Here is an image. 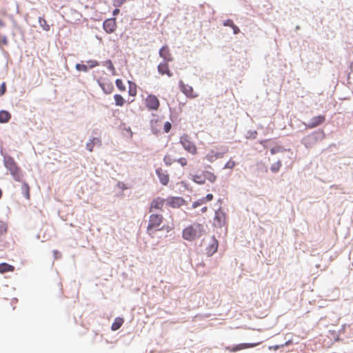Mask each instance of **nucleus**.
I'll return each instance as SVG.
<instances>
[{"label":"nucleus","mask_w":353,"mask_h":353,"mask_svg":"<svg viewBox=\"0 0 353 353\" xmlns=\"http://www.w3.org/2000/svg\"><path fill=\"white\" fill-rule=\"evenodd\" d=\"M163 216L162 214H152L148 220L147 226V232L150 235H152L157 231L163 230V227H161L163 221Z\"/></svg>","instance_id":"nucleus-1"},{"label":"nucleus","mask_w":353,"mask_h":353,"mask_svg":"<svg viewBox=\"0 0 353 353\" xmlns=\"http://www.w3.org/2000/svg\"><path fill=\"white\" fill-rule=\"evenodd\" d=\"M204 229L203 225L195 223L183 230V237L188 241H192L203 235Z\"/></svg>","instance_id":"nucleus-2"},{"label":"nucleus","mask_w":353,"mask_h":353,"mask_svg":"<svg viewBox=\"0 0 353 353\" xmlns=\"http://www.w3.org/2000/svg\"><path fill=\"white\" fill-rule=\"evenodd\" d=\"M4 165L10 171L13 178L16 181H20L22 177L21 172L14 159L11 157L6 158L4 160Z\"/></svg>","instance_id":"nucleus-3"},{"label":"nucleus","mask_w":353,"mask_h":353,"mask_svg":"<svg viewBox=\"0 0 353 353\" xmlns=\"http://www.w3.org/2000/svg\"><path fill=\"white\" fill-rule=\"evenodd\" d=\"M180 143L188 152L192 155L197 154V148L188 134H183L180 137Z\"/></svg>","instance_id":"nucleus-4"},{"label":"nucleus","mask_w":353,"mask_h":353,"mask_svg":"<svg viewBox=\"0 0 353 353\" xmlns=\"http://www.w3.org/2000/svg\"><path fill=\"white\" fill-rule=\"evenodd\" d=\"M319 135H321V138H323L324 137L323 132H321V133L313 132L303 137L302 143L306 148H311L319 139Z\"/></svg>","instance_id":"nucleus-5"},{"label":"nucleus","mask_w":353,"mask_h":353,"mask_svg":"<svg viewBox=\"0 0 353 353\" xmlns=\"http://www.w3.org/2000/svg\"><path fill=\"white\" fill-rule=\"evenodd\" d=\"M159 101L154 94L148 95L145 99V106L150 110H157L159 108Z\"/></svg>","instance_id":"nucleus-6"},{"label":"nucleus","mask_w":353,"mask_h":353,"mask_svg":"<svg viewBox=\"0 0 353 353\" xmlns=\"http://www.w3.org/2000/svg\"><path fill=\"white\" fill-rule=\"evenodd\" d=\"M165 204L166 205V199L161 197H157L150 203L149 212H151L155 210H162Z\"/></svg>","instance_id":"nucleus-7"},{"label":"nucleus","mask_w":353,"mask_h":353,"mask_svg":"<svg viewBox=\"0 0 353 353\" xmlns=\"http://www.w3.org/2000/svg\"><path fill=\"white\" fill-rule=\"evenodd\" d=\"M180 88L182 92L188 98L194 99L198 97V94L194 90L193 88L189 85L180 81Z\"/></svg>","instance_id":"nucleus-8"},{"label":"nucleus","mask_w":353,"mask_h":353,"mask_svg":"<svg viewBox=\"0 0 353 353\" xmlns=\"http://www.w3.org/2000/svg\"><path fill=\"white\" fill-rule=\"evenodd\" d=\"M225 222V214L221 209L215 212V216L213 220V225L215 227H221Z\"/></svg>","instance_id":"nucleus-9"},{"label":"nucleus","mask_w":353,"mask_h":353,"mask_svg":"<svg viewBox=\"0 0 353 353\" xmlns=\"http://www.w3.org/2000/svg\"><path fill=\"white\" fill-rule=\"evenodd\" d=\"M185 203V201L182 197L179 196H171L166 199V205L173 208H180Z\"/></svg>","instance_id":"nucleus-10"},{"label":"nucleus","mask_w":353,"mask_h":353,"mask_svg":"<svg viewBox=\"0 0 353 353\" xmlns=\"http://www.w3.org/2000/svg\"><path fill=\"white\" fill-rule=\"evenodd\" d=\"M325 121V116L324 115H319L314 117L311 119L310 121L305 124V126L308 129H312L318 127L319 125L323 124Z\"/></svg>","instance_id":"nucleus-11"},{"label":"nucleus","mask_w":353,"mask_h":353,"mask_svg":"<svg viewBox=\"0 0 353 353\" xmlns=\"http://www.w3.org/2000/svg\"><path fill=\"white\" fill-rule=\"evenodd\" d=\"M259 344V343H240V344L232 346V347H230V346L226 347L225 350H228V352H235L240 351V350H244V349L254 347L256 346Z\"/></svg>","instance_id":"nucleus-12"},{"label":"nucleus","mask_w":353,"mask_h":353,"mask_svg":"<svg viewBox=\"0 0 353 353\" xmlns=\"http://www.w3.org/2000/svg\"><path fill=\"white\" fill-rule=\"evenodd\" d=\"M259 344V343H240V344L232 346V347H230V346L226 347L225 350H228V352H235L240 351V350H244V349L254 347L256 346Z\"/></svg>","instance_id":"nucleus-13"},{"label":"nucleus","mask_w":353,"mask_h":353,"mask_svg":"<svg viewBox=\"0 0 353 353\" xmlns=\"http://www.w3.org/2000/svg\"><path fill=\"white\" fill-rule=\"evenodd\" d=\"M156 173L161 183L163 185H166L170 180L169 175L167 174L166 171L159 168L156 170Z\"/></svg>","instance_id":"nucleus-14"},{"label":"nucleus","mask_w":353,"mask_h":353,"mask_svg":"<svg viewBox=\"0 0 353 353\" xmlns=\"http://www.w3.org/2000/svg\"><path fill=\"white\" fill-rule=\"evenodd\" d=\"M97 65V63L95 61H88V65L85 64L77 63L75 65L76 69L79 72H86L88 70V68H92Z\"/></svg>","instance_id":"nucleus-15"},{"label":"nucleus","mask_w":353,"mask_h":353,"mask_svg":"<svg viewBox=\"0 0 353 353\" xmlns=\"http://www.w3.org/2000/svg\"><path fill=\"white\" fill-rule=\"evenodd\" d=\"M158 72L161 74V75H164V74H166L168 75L169 77H172V73L171 72V71L169 69V66H168V63L167 61H165L163 63H161L159 65H158Z\"/></svg>","instance_id":"nucleus-16"},{"label":"nucleus","mask_w":353,"mask_h":353,"mask_svg":"<svg viewBox=\"0 0 353 353\" xmlns=\"http://www.w3.org/2000/svg\"><path fill=\"white\" fill-rule=\"evenodd\" d=\"M159 55L162 57L165 61L169 62L172 61V55L170 52V50L168 46H163L159 50Z\"/></svg>","instance_id":"nucleus-17"},{"label":"nucleus","mask_w":353,"mask_h":353,"mask_svg":"<svg viewBox=\"0 0 353 353\" xmlns=\"http://www.w3.org/2000/svg\"><path fill=\"white\" fill-rule=\"evenodd\" d=\"M223 155H224V153H223V152H215L214 150H211L210 152H208L206 154L205 159L208 161L212 162L217 159L222 158L223 157Z\"/></svg>","instance_id":"nucleus-18"},{"label":"nucleus","mask_w":353,"mask_h":353,"mask_svg":"<svg viewBox=\"0 0 353 353\" xmlns=\"http://www.w3.org/2000/svg\"><path fill=\"white\" fill-rule=\"evenodd\" d=\"M14 267L6 263H0V273L4 274L9 272H13Z\"/></svg>","instance_id":"nucleus-19"},{"label":"nucleus","mask_w":353,"mask_h":353,"mask_svg":"<svg viewBox=\"0 0 353 353\" xmlns=\"http://www.w3.org/2000/svg\"><path fill=\"white\" fill-rule=\"evenodd\" d=\"M192 180L198 183V184H203L205 183V176L204 172L200 174H194L191 177Z\"/></svg>","instance_id":"nucleus-20"},{"label":"nucleus","mask_w":353,"mask_h":353,"mask_svg":"<svg viewBox=\"0 0 353 353\" xmlns=\"http://www.w3.org/2000/svg\"><path fill=\"white\" fill-rule=\"evenodd\" d=\"M124 320L123 318L117 317L114 319L113 323L112 324V330H117L121 327L123 325Z\"/></svg>","instance_id":"nucleus-21"},{"label":"nucleus","mask_w":353,"mask_h":353,"mask_svg":"<svg viewBox=\"0 0 353 353\" xmlns=\"http://www.w3.org/2000/svg\"><path fill=\"white\" fill-rule=\"evenodd\" d=\"M10 114L6 110L0 111V123H7L10 119Z\"/></svg>","instance_id":"nucleus-22"},{"label":"nucleus","mask_w":353,"mask_h":353,"mask_svg":"<svg viewBox=\"0 0 353 353\" xmlns=\"http://www.w3.org/2000/svg\"><path fill=\"white\" fill-rule=\"evenodd\" d=\"M204 176H205V181L206 180H208V181H210L211 183H214L217 178V176L213 172H210V171H205Z\"/></svg>","instance_id":"nucleus-23"},{"label":"nucleus","mask_w":353,"mask_h":353,"mask_svg":"<svg viewBox=\"0 0 353 353\" xmlns=\"http://www.w3.org/2000/svg\"><path fill=\"white\" fill-rule=\"evenodd\" d=\"M21 192L24 195V196L27 199H30V187L28 184L26 182H23L21 187Z\"/></svg>","instance_id":"nucleus-24"},{"label":"nucleus","mask_w":353,"mask_h":353,"mask_svg":"<svg viewBox=\"0 0 353 353\" xmlns=\"http://www.w3.org/2000/svg\"><path fill=\"white\" fill-rule=\"evenodd\" d=\"M101 144V141L100 140L98 139V138H93L90 142L88 143L87 145H86V148L87 149L90 151V152H92V150H93V147L94 145H100Z\"/></svg>","instance_id":"nucleus-25"},{"label":"nucleus","mask_w":353,"mask_h":353,"mask_svg":"<svg viewBox=\"0 0 353 353\" xmlns=\"http://www.w3.org/2000/svg\"><path fill=\"white\" fill-rule=\"evenodd\" d=\"M39 23L43 30H45V31L50 30V26L44 18L39 17Z\"/></svg>","instance_id":"nucleus-26"},{"label":"nucleus","mask_w":353,"mask_h":353,"mask_svg":"<svg viewBox=\"0 0 353 353\" xmlns=\"http://www.w3.org/2000/svg\"><path fill=\"white\" fill-rule=\"evenodd\" d=\"M115 104L119 106H122L125 103V99L120 94H115L114 96Z\"/></svg>","instance_id":"nucleus-27"},{"label":"nucleus","mask_w":353,"mask_h":353,"mask_svg":"<svg viewBox=\"0 0 353 353\" xmlns=\"http://www.w3.org/2000/svg\"><path fill=\"white\" fill-rule=\"evenodd\" d=\"M218 249V241L216 239L213 240V243L208 248V253L212 254L217 251Z\"/></svg>","instance_id":"nucleus-28"},{"label":"nucleus","mask_w":353,"mask_h":353,"mask_svg":"<svg viewBox=\"0 0 353 353\" xmlns=\"http://www.w3.org/2000/svg\"><path fill=\"white\" fill-rule=\"evenodd\" d=\"M128 83L130 85L128 90L129 94L132 97H134L137 94L136 85L134 84L131 83L130 81H128Z\"/></svg>","instance_id":"nucleus-29"},{"label":"nucleus","mask_w":353,"mask_h":353,"mask_svg":"<svg viewBox=\"0 0 353 353\" xmlns=\"http://www.w3.org/2000/svg\"><path fill=\"white\" fill-rule=\"evenodd\" d=\"M281 167V162L278 161L271 165L270 170L272 172H277Z\"/></svg>","instance_id":"nucleus-30"},{"label":"nucleus","mask_w":353,"mask_h":353,"mask_svg":"<svg viewBox=\"0 0 353 353\" xmlns=\"http://www.w3.org/2000/svg\"><path fill=\"white\" fill-rule=\"evenodd\" d=\"M115 83H116L117 87L118 88V89L120 91L124 92L125 90V84L121 79H117Z\"/></svg>","instance_id":"nucleus-31"},{"label":"nucleus","mask_w":353,"mask_h":353,"mask_svg":"<svg viewBox=\"0 0 353 353\" xmlns=\"http://www.w3.org/2000/svg\"><path fill=\"white\" fill-rule=\"evenodd\" d=\"M163 161L165 164L168 166L171 165L174 160L172 159V157L169 154H167L163 158Z\"/></svg>","instance_id":"nucleus-32"},{"label":"nucleus","mask_w":353,"mask_h":353,"mask_svg":"<svg viewBox=\"0 0 353 353\" xmlns=\"http://www.w3.org/2000/svg\"><path fill=\"white\" fill-rule=\"evenodd\" d=\"M236 165V163L234 161L230 159L229 160L225 165L224 168L225 169H232Z\"/></svg>","instance_id":"nucleus-33"},{"label":"nucleus","mask_w":353,"mask_h":353,"mask_svg":"<svg viewBox=\"0 0 353 353\" xmlns=\"http://www.w3.org/2000/svg\"><path fill=\"white\" fill-rule=\"evenodd\" d=\"M103 27L106 32H108L110 31V19H107L104 21Z\"/></svg>","instance_id":"nucleus-34"},{"label":"nucleus","mask_w":353,"mask_h":353,"mask_svg":"<svg viewBox=\"0 0 353 353\" xmlns=\"http://www.w3.org/2000/svg\"><path fill=\"white\" fill-rule=\"evenodd\" d=\"M283 149L282 147L281 146H276V147H274V148H272L271 150H270V152H271V154H274L277 152H281L283 151Z\"/></svg>","instance_id":"nucleus-35"},{"label":"nucleus","mask_w":353,"mask_h":353,"mask_svg":"<svg viewBox=\"0 0 353 353\" xmlns=\"http://www.w3.org/2000/svg\"><path fill=\"white\" fill-rule=\"evenodd\" d=\"M213 195L212 194H208L205 197L201 198V201L206 203L207 201H212L213 199Z\"/></svg>","instance_id":"nucleus-36"},{"label":"nucleus","mask_w":353,"mask_h":353,"mask_svg":"<svg viewBox=\"0 0 353 353\" xmlns=\"http://www.w3.org/2000/svg\"><path fill=\"white\" fill-rule=\"evenodd\" d=\"M172 128V125L170 122L167 121L164 123L163 130L165 132H168Z\"/></svg>","instance_id":"nucleus-37"},{"label":"nucleus","mask_w":353,"mask_h":353,"mask_svg":"<svg viewBox=\"0 0 353 353\" xmlns=\"http://www.w3.org/2000/svg\"><path fill=\"white\" fill-rule=\"evenodd\" d=\"M176 161L180 163L182 166H185L187 165V160L184 157H181L176 160Z\"/></svg>","instance_id":"nucleus-38"},{"label":"nucleus","mask_w":353,"mask_h":353,"mask_svg":"<svg viewBox=\"0 0 353 353\" xmlns=\"http://www.w3.org/2000/svg\"><path fill=\"white\" fill-rule=\"evenodd\" d=\"M203 203H205V202H203L201 201V199H199L198 201H194L193 203H192V208H196L201 205H203Z\"/></svg>","instance_id":"nucleus-39"},{"label":"nucleus","mask_w":353,"mask_h":353,"mask_svg":"<svg viewBox=\"0 0 353 353\" xmlns=\"http://www.w3.org/2000/svg\"><path fill=\"white\" fill-rule=\"evenodd\" d=\"M117 186L118 188L121 189L123 190L128 189V187L124 183L122 182H119Z\"/></svg>","instance_id":"nucleus-40"},{"label":"nucleus","mask_w":353,"mask_h":353,"mask_svg":"<svg viewBox=\"0 0 353 353\" xmlns=\"http://www.w3.org/2000/svg\"><path fill=\"white\" fill-rule=\"evenodd\" d=\"M100 86L101 87V88L104 91V92H105V93H109L110 92V88H109L108 85H107V86L105 87L104 83H100Z\"/></svg>","instance_id":"nucleus-41"},{"label":"nucleus","mask_w":353,"mask_h":353,"mask_svg":"<svg viewBox=\"0 0 353 353\" xmlns=\"http://www.w3.org/2000/svg\"><path fill=\"white\" fill-rule=\"evenodd\" d=\"M6 90V83H3L2 85L0 86V96H2L4 94Z\"/></svg>","instance_id":"nucleus-42"},{"label":"nucleus","mask_w":353,"mask_h":353,"mask_svg":"<svg viewBox=\"0 0 353 353\" xmlns=\"http://www.w3.org/2000/svg\"><path fill=\"white\" fill-rule=\"evenodd\" d=\"M125 1V0H114V6L119 7L122 5Z\"/></svg>","instance_id":"nucleus-43"},{"label":"nucleus","mask_w":353,"mask_h":353,"mask_svg":"<svg viewBox=\"0 0 353 353\" xmlns=\"http://www.w3.org/2000/svg\"><path fill=\"white\" fill-rule=\"evenodd\" d=\"M230 27L232 28L234 34H236L240 32L239 28L234 23L233 26Z\"/></svg>","instance_id":"nucleus-44"},{"label":"nucleus","mask_w":353,"mask_h":353,"mask_svg":"<svg viewBox=\"0 0 353 353\" xmlns=\"http://www.w3.org/2000/svg\"><path fill=\"white\" fill-rule=\"evenodd\" d=\"M230 27L232 28L234 34H236L240 32L239 28L234 23L233 26Z\"/></svg>","instance_id":"nucleus-45"},{"label":"nucleus","mask_w":353,"mask_h":353,"mask_svg":"<svg viewBox=\"0 0 353 353\" xmlns=\"http://www.w3.org/2000/svg\"><path fill=\"white\" fill-rule=\"evenodd\" d=\"M230 27L232 28L234 34H236L240 32L239 28L234 23L233 26Z\"/></svg>","instance_id":"nucleus-46"},{"label":"nucleus","mask_w":353,"mask_h":353,"mask_svg":"<svg viewBox=\"0 0 353 353\" xmlns=\"http://www.w3.org/2000/svg\"><path fill=\"white\" fill-rule=\"evenodd\" d=\"M233 23H234V22L232 21V20H231V19H228V20H226V21L223 23V25H224L225 26H230H230H233Z\"/></svg>","instance_id":"nucleus-47"},{"label":"nucleus","mask_w":353,"mask_h":353,"mask_svg":"<svg viewBox=\"0 0 353 353\" xmlns=\"http://www.w3.org/2000/svg\"><path fill=\"white\" fill-rule=\"evenodd\" d=\"M350 72H353V61L350 63Z\"/></svg>","instance_id":"nucleus-48"},{"label":"nucleus","mask_w":353,"mask_h":353,"mask_svg":"<svg viewBox=\"0 0 353 353\" xmlns=\"http://www.w3.org/2000/svg\"><path fill=\"white\" fill-rule=\"evenodd\" d=\"M119 9H115V10H114V11H113L112 14H113L114 15H117V14H119Z\"/></svg>","instance_id":"nucleus-49"},{"label":"nucleus","mask_w":353,"mask_h":353,"mask_svg":"<svg viewBox=\"0 0 353 353\" xmlns=\"http://www.w3.org/2000/svg\"><path fill=\"white\" fill-rule=\"evenodd\" d=\"M208 210V208L207 207H203L202 209H201V212L203 213L205 212Z\"/></svg>","instance_id":"nucleus-50"},{"label":"nucleus","mask_w":353,"mask_h":353,"mask_svg":"<svg viewBox=\"0 0 353 353\" xmlns=\"http://www.w3.org/2000/svg\"><path fill=\"white\" fill-rule=\"evenodd\" d=\"M4 25V22L1 19H0V27H3Z\"/></svg>","instance_id":"nucleus-51"},{"label":"nucleus","mask_w":353,"mask_h":353,"mask_svg":"<svg viewBox=\"0 0 353 353\" xmlns=\"http://www.w3.org/2000/svg\"><path fill=\"white\" fill-rule=\"evenodd\" d=\"M272 348H274V350H276V349H278V348H279V346H278V345H276V346H275V347H270V349H272Z\"/></svg>","instance_id":"nucleus-52"},{"label":"nucleus","mask_w":353,"mask_h":353,"mask_svg":"<svg viewBox=\"0 0 353 353\" xmlns=\"http://www.w3.org/2000/svg\"><path fill=\"white\" fill-rule=\"evenodd\" d=\"M1 196H2V191H1V190L0 189V198L1 197Z\"/></svg>","instance_id":"nucleus-53"},{"label":"nucleus","mask_w":353,"mask_h":353,"mask_svg":"<svg viewBox=\"0 0 353 353\" xmlns=\"http://www.w3.org/2000/svg\"><path fill=\"white\" fill-rule=\"evenodd\" d=\"M290 343V341H288L287 343H285V345H287L288 343Z\"/></svg>","instance_id":"nucleus-54"}]
</instances>
